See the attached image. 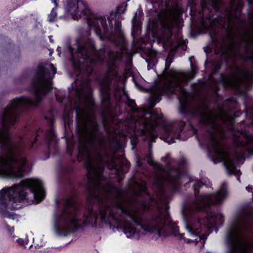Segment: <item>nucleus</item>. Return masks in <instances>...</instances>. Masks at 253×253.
<instances>
[{
	"instance_id": "obj_16",
	"label": "nucleus",
	"mask_w": 253,
	"mask_h": 253,
	"mask_svg": "<svg viewBox=\"0 0 253 253\" xmlns=\"http://www.w3.org/2000/svg\"><path fill=\"white\" fill-rule=\"evenodd\" d=\"M7 227L9 228V231L12 233L14 231V228L13 227H9V226H7Z\"/></svg>"
},
{
	"instance_id": "obj_17",
	"label": "nucleus",
	"mask_w": 253,
	"mask_h": 253,
	"mask_svg": "<svg viewBox=\"0 0 253 253\" xmlns=\"http://www.w3.org/2000/svg\"><path fill=\"white\" fill-rule=\"evenodd\" d=\"M44 245V243L42 242V243H41L40 244H37V246H38L39 247H42V246H43Z\"/></svg>"
},
{
	"instance_id": "obj_2",
	"label": "nucleus",
	"mask_w": 253,
	"mask_h": 253,
	"mask_svg": "<svg viewBox=\"0 0 253 253\" xmlns=\"http://www.w3.org/2000/svg\"><path fill=\"white\" fill-rule=\"evenodd\" d=\"M170 63L166 59L165 68L160 78L151 90L152 107L160 100L164 93H174L177 95L179 103V112L181 114L197 117L204 127L202 142L208 150L211 160L214 163L222 162L229 174L239 175L240 170L237 169L229 154L225 150L220 140L232 139L235 149L237 159H242L246 151L253 154V135L246 128L236 129L235 118L240 116L236 112L232 115L231 112L237 109L236 98L225 100L218 110H211L204 102L199 105L190 106L189 93L182 84L187 83L196 75L197 70L191 64L190 72H180L169 69Z\"/></svg>"
},
{
	"instance_id": "obj_14",
	"label": "nucleus",
	"mask_w": 253,
	"mask_h": 253,
	"mask_svg": "<svg viewBox=\"0 0 253 253\" xmlns=\"http://www.w3.org/2000/svg\"><path fill=\"white\" fill-rule=\"evenodd\" d=\"M246 189L248 192H250L253 189V187L251 186H248L246 187Z\"/></svg>"
},
{
	"instance_id": "obj_15",
	"label": "nucleus",
	"mask_w": 253,
	"mask_h": 253,
	"mask_svg": "<svg viewBox=\"0 0 253 253\" xmlns=\"http://www.w3.org/2000/svg\"><path fill=\"white\" fill-rule=\"evenodd\" d=\"M53 3H54L55 5L56 6L57 5V2L58 0H51Z\"/></svg>"
},
{
	"instance_id": "obj_8",
	"label": "nucleus",
	"mask_w": 253,
	"mask_h": 253,
	"mask_svg": "<svg viewBox=\"0 0 253 253\" xmlns=\"http://www.w3.org/2000/svg\"><path fill=\"white\" fill-rule=\"evenodd\" d=\"M247 119L242 122L243 125L248 127H253V101L245 103Z\"/></svg>"
},
{
	"instance_id": "obj_19",
	"label": "nucleus",
	"mask_w": 253,
	"mask_h": 253,
	"mask_svg": "<svg viewBox=\"0 0 253 253\" xmlns=\"http://www.w3.org/2000/svg\"><path fill=\"white\" fill-rule=\"evenodd\" d=\"M71 170H72L71 168H68V171H67L68 172L71 171Z\"/></svg>"
},
{
	"instance_id": "obj_5",
	"label": "nucleus",
	"mask_w": 253,
	"mask_h": 253,
	"mask_svg": "<svg viewBox=\"0 0 253 253\" xmlns=\"http://www.w3.org/2000/svg\"><path fill=\"white\" fill-rule=\"evenodd\" d=\"M191 183L194 191L195 199L187 200L182 209L187 236L191 238H185L184 233L179 234L180 238L188 243H197L206 239L213 228L222 224V214L213 212L209 213V211L212 205L220 204L228 195L227 185L225 183L214 194L202 193L200 194L199 190L203 187V183L198 179L190 178L186 185Z\"/></svg>"
},
{
	"instance_id": "obj_10",
	"label": "nucleus",
	"mask_w": 253,
	"mask_h": 253,
	"mask_svg": "<svg viewBox=\"0 0 253 253\" xmlns=\"http://www.w3.org/2000/svg\"><path fill=\"white\" fill-rule=\"evenodd\" d=\"M56 9L55 8H53L51 11L50 12V13L48 16V20L50 22H54L56 19Z\"/></svg>"
},
{
	"instance_id": "obj_3",
	"label": "nucleus",
	"mask_w": 253,
	"mask_h": 253,
	"mask_svg": "<svg viewBox=\"0 0 253 253\" xmlns=\"http://www.w3.org/2000/svg\"><path fill=\"white\" fill-rule=\"evenodd\" d=\"M127 5L126 2L119 5L116 10L111 12L107 19L102 15L106 20L105 31L100 22L95 23V33L99 39L111 42L116 46L117 50H112L109 47L103 46L97 51L89 33L79 36L75 43L69 47L70 59L75 70L77 79L72 84L68 101L64 96L56 95L58 102L65 101L64 108L78 107V105L84 103L92 105L94 99L88 77L93 72V66L97 63L105 62L108 67L100 87V94L104 108H111L112 95L118 92V90H125L124 82L126 78L124 74L120 75L118 73L117 63L121 60L123 52L126 50L121 22L119 19L121 14L125 13Z\"/></svg>"
},
{
	"instance_id": "obj_20",
	"label": "nucleus",
	"mask_w": 253,
	"mask_h": 253,
	"mask_svg": "<svg viewBox=\"0 0 253 253\" xmlns=\"http://www.w3.org/2000/svg\"><path fill=\"white\" fill-rule=\"evenodd\" d=\"M208 63H206V65H205V66L207 67V66L208 65Z\"/></svg>"
},
{
	"instance_id": "obj_21",
	"label": "nucleus",
	"mask_w": 253,
	"mask_h": 253,
	"mask_svg": "<svg viewBox=\"0 0 253 253\" xmlns=\"http://www.w3.org/2000/svg\"><path fill=\"white\" fill-rule=\"evenodd\" d=\"M46 119H48V118L46 116L45 117Z\"/></svg>"
},
{
	"instance_id": "obj_1",
	"label": "nucleus",
	"mask_w": 253,
	"mask_h": 253,
	"mask_svg": "<svg viewBox=\"0 0 253 253\" xmlns=\"http://www.w3.org/2000/svg\"><path fill=\"white\" fill-rule=\"evenodd\" d=\"M118 91L113 97L125 103L127 116L117 122V128L104 121L112 140L98 130L94 101L69 109V126L76 111L78 159L84 161L87 170L88 202L82 214L78 202L69 198V235L101 223L119 226L128 238L141 230L158 237L176 236L178 227L168 204L182 182L186 161L181 158L173 168L175 160L168 153L161 158L165 166L155 161L150 142L162 129L165 141L174 143L180 139L185 121L164 122L158 110L138 109L125 90Z\"/></svg>"
},
{
	"instance_id": "obj_11",
	"label": "nucleus",
	"mask_w": 253,
	"mask_h": 253,
	"mask_svg": "<svg viewBox=\"0 0 253 253\" xmlns=\"http://www.w3.org/2000/svg\"><path fill=\"white\" fill-rule=\"evenodd\" d=\"M206 86V84L204 82L201 83L200 84H193V87L196 91L204 88Z\"/></svg>"
},
{
	"instance_id": "obj_4",
	"label": "nucleus",
	"mask_w": 253,
	"mask_h": 253,
	"mask_svg": "<svg viewBox=\"0 0 253 253\" xmlns=\"http://www.w3.org/2000/svg\"><path fill=\"white\" fill-rule=\"evenodd\" d=\"M54 75H22L21 82H31L30 90L35 99L26 97L12 100L0 112V178H20L24 175L27 163L28 150L37 148L38 138L49 148L56 144V134L52 127L53 116L49 118V128L44 131L41 128L30 130L17 142L13 141L9 127L17 121L20 112L25 107L36 106L52 88V80Z\"/></svg>"
},
{
	"instance_id": "obj_12",
	"label": "nucleus",
	"mask_w": 253,
	"mask_h": 253,
	"mask_svg": "<svg viewBox=\"0 0 253 253\" xmlns=\"http://www.w3.org/2000/svg\"><path fill=\"white\" fill-rule=\"evenodd\" d=\"M74 146L75 144L73 142L71 145L69 143H67V152L69 155H72Z\"/></svg>"
},
{
	"instance_id": "obj_7",
	"label": "nucleus",
	"mask_w": 253,
	"mask_h": 253,
	"mask_svg": "<svg viewBox=\"0 0 253 253\" xmlns=\"http://www.w3.org/2000/svg\"><path fill=\"white\" fill-rule=\"evenodd\" d=\"M64 18H72L78 20L82 18L86 19L89 27L95 31L96 22H100L103 29L106 30L105 19L100 14L93 12L87 3L83 0H63Z\"/></svg>"
},
{
	"instance_id": "obj_22",
	"label": "nucleus",
	"mask_w": 253,
	"mask_h": 253,
	"mask_svg": "<svg viewBox=\"0 0 253 253\" xmlns=\"http://www.w3.org/2000/svg\"><path fill=\"white\" fill-rule=\"evenodd\" d=\"M237 179H238V180H239V177H238V178H237Z\"/></svg>"
},
{
	"instance_id": "obj_9",
	"label": "nucleus",
	"mask_w": 253,
	"mask_h": 253,
	"mask_svg": "<svg viewBox=\"0 0 253 253\" xmlns=\"http://www.w3.org/2000/svg\"><path fill=\"white\" fill-rule=\"evenodd\" d=\"M142 12L140 9H137L132 20L131 36L134 38L141 28V22L140 18Z\"/></svg>"
},
{
	"instance_id": "obj_18",
	"label": "nucleus",
	"mask_w": 253,
	"mask_h": 253,
	"mask_svg": "<svg viewBox=\"0 0 253 253\" xmlns=\"http://www.w3.org/2000/svg\"><path fill=\"white\" fill-rule=\"evenodd\" d=\"M49 39L50 42L52 43L53 42V40L52 39V37L51 36H49Z\"/></svg>"
},
{
	"instance_id": "obj_13",
	"label": "nucleus",
	"mask_w": 253,
	"mask_h": 253,
	"mask_svg": "<svg viewBox=\"0 0 253 253\" xmlns=\"http://www.w3.org/2000/svg\"><path fill=\"white\" fill-rule=\"evenodd\" d=\"M16 242L20 245H24L25 244H27L26 241L21 238L17 239L16 240Z\"/></svg>"
},
{
	"instance_id": "obj_6",
	"label": "nucleus",
	"mask_w": 253,
	"mask_h": 253,
	"mask_svg": "<svg viewBox=\"0 0 253 253\" xmlns=\"http://www.w3.org/2000/svg\"><path fill=\"white\" fill-rule=\"evenodd\" d=\"M44 197L43 183L37 178L27 179L3 187L0 190V216L14 220L17 216L12 211L31 204L34 200L41 202Z\"/></svg>"
}]
</instances>
